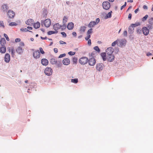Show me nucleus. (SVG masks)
I'll use <instances>...</instances> for the list:
<instances>
[{"label":"nucleus","mask_w":153,"mask_h":153,"mask_svg":"<svg viewBox=\"0 0 153 153\" xmlns=\"http://www.w3.org/2000/svg\"><path fill=\"white\" fill-rule=\"evenodd\" d=\"M65 55H66V54L65 53H63V54H60L59 55V58H62V57H64V56H65Z\"/></svg>","instance_id":"obj_46"},{"label":"nucleus","mask_w":153,"mask_h":153,"mask_svg":"<svg viewBox=\"0 0 153 153\" xmlns=\"http://www.w3.org/2000/svg\"><path fill=\"white\" fill-rule=\"evenodd\" d=\"M51 62L52 64H56L57 63L58 64V66L60 67L62 64L60 61H57V60L55 58H52L51 60Z\"/></svg>","instance_id":"obj_7"},{"label":"nucleus","mask_w":153,"mask_h":153,"mask_svg":"<svg viewBox=\"0 0 153 153\" xmlns=\"http://www.w3.org/2000/svg\"><path fill=\"white\" fill-rule=\"evenodd\" d=\"M88 45H90L91 44V39H89L88 41Z\"/></svg>","instance_id":"obj_55"},{"label":"nucleus","mask_w":153,"mask_h":153,"mask_svg":"<svg viewBox=\"0 0 153 153\" xmlns=\"http://www.w3.org/2000/svg\"><path fill=\"white\" fill-rule=\"evenodd\" d=\"M25 23L27 25H31L34 24V21L32 19H29Z\"/></svg>","instance_id":"obj_13"},{"label":"nucleus","mask_w":153,"mask_h":153,"mask_svg":"<svg viewBox=\"0 0 153 153\" xmlns=\"http://www.w3.org/2000/svg\"><path fill=\"white\" fill-rule=\"evenodd\" d=\"M88 62V59L86 57H82L79 60V63L82 65L85 64Z\"/></svg>","instance_id":"obj_2"},{"label":"nucleus","mask_w":153,"mask_h":153,"mask_svg":"<svg viewBox=\"0 0 153 153\" xmlns=\"http://www.w3.org/2000/svg\"><path fill=\"white\" fill-rule=\"evenodd\" d=\"M114 51V49L112 47L108 48L106 50V53L107 55L112 54Z\"/></svg>","instance_id":"obj_8"},{"label":"nucleus","mask_w":153,"mask_h":153,"mask_svg":"<svg viewBox=\"0 0 153 153\" xmlns=\"http://www.w3.org/2000/svg\"><path fill=\"white\" fill-rule=\"evenodd\" d=\"M10 60V56L8 53H6L4 57V61L6 62H8Z\"/></svg>","instance_id":"obj_16"},{"label":"nucleus","mask_w":153,"mask_h":153,"mask_svg":"<svg viewBox=\"0 0 153 153\" xmlns=\"http://www.w3.org/2000/svg\"><path fill=\"white\" fill-rule=\"evenodd\" d=\"M149 22L150 24H153V18H151L149 19Z\"/></svg>","instance_id":"obj_38"},{"label":"nucleus","mask_w":153,"mask_h":153,"mask_svg":"<svg viewBox=\"0 0 153 153\" xmlns=\"http://www.w3.org/2000/svg\"><path fill=\"white\" fill-rule=\"evenodd\" d=\"M146 55H147V56H149L151 55H152V54H151V53L150 52H148V53H147Z\"/></svg>","instance_id":"obj_59"},{"label":"nucleus","mask_w":153,"mask_h":153,"mask_svg":"<svg viewBox=\"0 0 153 153\" xmlns=\"http://www.w3.org/2000/svg\"><path fill=\"white\" fill-rule=\"evenodd\" d=\"M59 43L60 44H66V43L65 42H63L62 41H59Z\"/></svg>","instance_id":"obj_53"},{"label":"nucleus","mask_w":153,"mask_h":153,"mask_svg":"<svg viewBox=\"0 0 153 153\" xmlns=\"http://www.w3.org/2000/svg\"><path fill=\"white\" fill-rule=\"evenodd\" d=\"M140 25V23L139 22H136L135 24H133L131 25V26L132 27H135L138 26Z\"/></svg>","instance_id":"obj_25"},{"label":"nucleus","mask_w":153,"mask_h":153,"mask_svg":"<svg viewBox=\"0 0 153 153\" xmlns=\"http://www.w3.org/2000/svg\"><path fill=\"white\" fill-rule=\"evenodd\" d=\"M74 24L71 22L68 23L67 26V28L69 30H72L74 27Z\"/></svg>","instance_id":"obj_22"},{"label":"nucleus","mask_w":153,"mask_h":153,"mask_svg":"<svg viewBox=\"0 0 153 153\" xmlns=\"http://www.w3.org/2000/svg\"><path fill=\"white\" fill-rule=\"evenodd\" d=\"M94 49L96 51H97L98 52H100V50L98 46H95L94 47Z\"/></svg>","instance_id":"obj_37"},{"label":"nucleus","mask_w":153,"mask_h":153,"mask_svg":"<svg viewBox=\"0 0 153 153\" xmlns=\"http://www.w3.org/2000/svg\"><path fill=\"white\" fill-rule=\"evenodd\" d=\"M20 30L21 31H25V32L29 31V32H32L31 31H30V30H28V29L27 28H21L20 29Z\"/></svg>","instance_id":"obj_32"},{"label":"nucleus","mask_w":153,"mask_h":153,"mask_svg":"<svg viewBox=\"0 0 153 153\" xmlns=\"http://www.w3.org/2000/svg\"><path fill=\"white\" fill-rule=\"evenodd\" d=\"M70 59L67 58H65L62 61L63 64L65 65H68L70 63Z\"/></svg>","instance_id":"obj_15"},{"label":"nucleus","mask_w":153,"mask_h":153,"mask_svg":"<svg viewBox=\"0 0 153 153\" xmlns=\"http://www.w3.org/2000/svg\"><path fill=\"white\" fill-rule=\"evenodd\" d=\"M6 41L4 38H1L0 41V44L1 46H5Z\"/></svg>","instance_id":"obj_20"},{"label":"nucleus","mask_w":153,"mask_h":153,"mask_svg":"<svg viewBox=\"0 0 153 153\" xmlns=\"http://www.w3.org/2000/svg\"><path fill=\"white\" fill-rule=\"evenodd\" d=\"M24 45L25 44L23 42H21L19 46L16 49V51L19 54L22 53L23 51V48Z\"/></svg>","instance_id":"obj_1"},{"label":"nucleus","mask_w":153,"mask_h":153,"mask_svg":"<svg viewBox=\"0 0 153 153\" xmlns=\"http://www.w3.org/2000/svg\"><path fill=\"white\" fill-rule=\"evenodd\" d=\"M143 8L144 9H147L148 7L146 5H144L143 7Z\"/></svg>","instance_id":"obj_57"},{"label":"nucleus","mask_w":153,"mask_h":153,"mask_svg":"<svg viewBox=\"0 0 153 153\" xmlns=\"http://www.w3.org/2000/svg\"><path fill=\"white\" fill-rule=\"evenodd\" d=\"M123 34L124 36H126L127 35V32L125 30L124 31Z\"/></svg>","instance_id":"obj_52"},{"label":"nucleus","mask_w":153,"mask_h":153,"mask_svg":"<svg viewBox=\"0 0 153 153\" xmlns=\"http://www.w3.org/2000/svg\"><path fill=\"white\" fill-rule=\"evenodd\" d=\"M21 41V39L19 38H16L15 39V42H20Z\"/></svg>","instance_id":"obj_47"},{"label":"nucleus","mask_w":153,"mask_h":153,"mask_svg":"<svg viewBox=\"0 0 153 153\" xmlns=\"http://www.w3.org/2000/svg\"><path fill=\"white\" fill-rule=\"evenodd\" d=\"M8 9L9 7L7 4H3L1 5V11L4 13L7 12Z\"/></svg>","instance_id":"obj_6"},{"label":"nucleus","mask_w":153,"mask_h":153,"mask_svg":"<svg viewBox=\"0 0 153 153\" xmlns=\"http://www.w3.org/2000/svg\"><path fill=\"white\" fill-rule=\"evenodd\" d=\"M40 23L39 22H37L36 23L34 24V27L35 28L37 29L40 27Z\"/></svg>","instance_id":"obj_24"},{"label":"nucleus","mask_w":153,"mask_h":153,"mask_svg":"<svg viewBox=\"0 0 153 153\" xmlns=\"http://www.w3.org/2000/svg\"><path fill=\"white\" fill-rule=\"evenodd\" d=\"M72 34L73 35L76 36V33L74 32H73V33H72Z\"/></svg>","instance_id":"obj_60"},{"label":"nucleus","mask_w":153,"mask_h":153,"mask_svg":"<svg viewBox=\"0 0 153 153\" xmlns=\"http://www.w3.org/2000/svg\"><path fill=\"white\" fill-rule=\"evenodd\" d=\"M61 33L62 35L63 36L65 37L66 36V34L65 32H61Z\"/></svg>","instance_id":"obj_49"},{"label":"nucleus","mask_w":153,"mask_h":153,"mask_svg":"<svg viewBox=\"0 0 153 153\" xmlns=\"http://www.w3.org/2000/svg\"><path fill=\"white\" fill-rule=\"evenodd\" d=\"M0 26L4 28V23L3 22V21H0Z\"/></svg>","instance_id":"obj_40"},{"label":"nucleus","mask_w":153,"mask_h":153,"mask_svg":"<svg viewBox=\"0 0 153 153\" xmlns=\"http://www.w3.org/2000/svg\"><path fill=\"white\" fill-rule=\"evenodd\" d=\"M106 56V54L105 53H101V56L102 57H105Z\"/></svg>","instance_id":"obj_50"},{"label":"nucleus","mask_w":153,"mask_h":153,"mask_svg":"<svg viewBox=\"0 0 153 153\" xmlns=\"http://www.w3.org/2000/svg\"><path fill=\"white\" fill-rule=\"evenodd\" d=\"M44 24L45 26L48 27L50 26L51 24V21L49 19H46L44 22Z\"/></svg>","instance_id":"obj_5"},{"label":"nucleus","mask_w":153,"mask_h":153,"mask_svg":"<svg viewBox=\"0 0 153 153\" xmlns=\"http://www.w3.org/2000/svg\"><path fill=\"white\" fill-rule=\"evenodd\" d=\"M27 28L29 30H32V27H31L28 26L27 27Z\"/></svg>","instance_id":"obj_61"},{"label":"nucleus","mask_w":153,"mask_h":153,"mask_svg":"<svg viewBox=\"0 0 153 153\" xmlns=\"http://www.w3.org/2000/svg\"><path fill=\"white\" fill-rule=\"evenodd\" d=\"M75 53V52H73L72 51H70L68 52V54L69 55L71 56L74 55Z\"/></svg>","instance_id":"obj_42"},{"label":"nucleus","mask_w":153,"mask_h":153,"mask_svg":"<svg viewBox=\"0 0 153 153\" xmlns=\"http://www.w3.org/2000/svg\"><path fill=\"white\" fill-rule=\"evenodd\" d=\"M17 25V24L15 22H12L9 23V25L10 26H16Z\"/></svg>","instance_id":"obj_39"},{"label":"nucleus","mask_w":153,"mask_h":153,"mask_svg":"<svg viewBox=\"0 0 153 153\" xmlns=\"http://www.w3.org/2000/svg\"><path fill=\"white\" fill-rule=\"evenodd\" d=\"M41 39H47V37L46 36L45 37H43L41 36Z\"/></svg>","instance_id":"obj_58"},{"label":"nucleus","mask_w":153,"mask_h":153,"mask_svg":"<svg viewBox=\"0 0 153 153\" xmlns=\"http://www.w3.org/2000/svg\"><path fill=\"white\" fill-rule=\"evenodd\" d=\"M128 2H133V0H128L127 1Z\"/></svg>","instance_id":"obj_63"},{"label":"nucleus","mask_w":153,"mask_h":153,"mask_svg":"<svg viewBox=\"0 0 153 153\" xmlns=\"http://www.w3.org/2000/svg\"><path fill=\"white\" fill-rule=\"evenodd\" d=\"M0 51L1 53H4L6 51V48L5 46H2L0 48Z\"/></svg>","instance_id":"obj_23"},{"label":"nucleus","mask_w":153,"mask_h":153,"mask_svg":"<svg viewBox=\"0 0 153 153\" xmlns=\"http://www.w3.org/2000/svg\"><path fill=\"white\" fill-rule=\"evenodd\" d=\"M96 69L99 71L102 70L103 69L102 65L100 63L97 64L96 66Z\"/></svg>","instance_id":"obj_19"},{"label":"nucleus","mask_w":153,"mask_h":153,"mask_svg":"<svg viewBox=\"0 0 153 153\" xmlns=\"http://www.w3.org/2000/svg\"><path fill=\"white\" fill-rule=\"evenodd\" d=\"M86 27L85 26H83L81 27L80 28V31L81 32H84L85 30Z\"/></svg>","instance_id":"obj_30"},{"label":"nucleus","mask_w":153,"mask_h":153,"mask_svg":"<svg viewBox=\"0 0 153 153\" xmlns=\"http://www.w3.org/2000/svg\"><path fill=\"white\" fill-rule=\"evenodd\" d=\"M143 34L145 35H147L149 33V30L146 27H144L142 28Z\"/></svg>","instance_id":"obj_12"},{"label":"nucleus","mask_w":153,"mask_h":153,"mask_svg":"<svg viewBox=\"0 0 153 153\" xmlns=\"http://www.w3.org/2000/svg\"><path fill=\"white\" fill-rule=\"evenodd\" d=\"M39 50H40V52L42 54H43L45 53V52L44 51H43L42 48H39Z\"/></svg>","instance_id":"obj_45"},{"label":"nucleus","mask_w":153,"mask_h":153,"mask_svg":"<svg viewBox=\"0 0 153 153\" xmlns=\"http://www.w3.org/2000/svg\"><path fill=\"white\" fill-rule=\"evenodd\" d=\"M126 5V2H125V3L121 7V10H122L123 7H125Z\"/></svg>","instance_id":"obj_48"},{"label":"nucleus","mask_w":153,"mask_h":153,"mask_svg":"<svg viewBox=\"0 0 153 153\" xmlns=\"http://www.w3.org/2000/svg\"><path fill=\"white\" fill-rule=\"evenodd\" d=\"M102 5L103 9L106 10L109 9L110 7V4L107 1H104L102 3Z\"/></svg>","instance_id":"obj_3"},{"label":"nucleus","mask_w":153,"mask_h":153,"mask_svg":"<svg viewBox=\"0 0 153 153\" xmlns=\"http://www.w3.org/2000/svg\"><path fill=\"white\" fill-rule=\"evenodd\" d=\"M111 13L112 11H111L110 12H109L106 15V18H110L111 16Z\"/></svg>","instance_id":"obj_29"},{"label":"nucleus","mask_w":153,"mask_h":153,"mask_svg":"<svg viewBox=\"0 0 153 153\" xmlns=\"http://www.w3.org/2000/svg\"><path fill=\"white\" fill-rule=\"evenodd\" d=\"M9 17L10 18H13L15 16L14 12L12 10H9L7 13Z\"/></svg>","instance_id":"obj_11"},{"label":"nucleus","mask_w":153,"mask_h":153,"mask_svg":"<svg viewBox=\"0 0 153 153\" xmlns=\"http://www.w3.org/2000/svg\"><path fill=\"white\" fill-rule=\"evenodd\" d=\"M41 63L43 65H47L48 64V61L46 59H43L41 60Z\"/></svg>","instance_id":"obj_18"},{"label":"nucleus","mask_w":153,"mask_h":153,"mask_svg":"<svg viewBox=\"0 0 153 153\" xmlns=\"http://www.w3.org/2000/svg\"><path fill=\"white\" fill-rule=\"evenodd\" d=\"M54 52L56 53H57L58 52V49L56 48H55L54 49Z\"/></svg>","instance_id":"obj_56"},{"label":"nucleus","mask_w":153,"mask_h":153,"mask_svg":"<svg viewBox=\"0 0 153 153\" xmlns=\"http://www.w3.org/2000/svg\"><path fill=\"white\" fill-rule=\"evenodd\" d=\"M71 82L74 83H76L78 82V79L77 78L72 79L71 80Z\"/></svg>","instance_id":"obj_28"},{"label":"nucleus","mask_w":153,"mask_h":153,"mask_svg":"<svg viewBox=\"0 0 153 153\" xmlns=\"http://www.w3.org/2000/svg\"><path fill=\"white\" fill-rule=\"evenodd\" d=\"M102 59H103L104 61H105L106 60V57H102Z\"/></svg>","instance_id":"obj_64"},{"label":"nucleus","mask_w":153,"mask_h":153,"mask_svg":"<svg viewBox=\"0 0 153 153\" xmlns=\"http://www.w3.org/2000/svg\"><path fill=\"white\" fill-rule=\"evenodd\" d=\"M138 10H139V8H137V9H136V10H135V11H134V12H135L136 13H137V11H138Z\"/></svg>","instance_id":"obj_62"},{"label":"nucleus","mask_w":153,"mask_h":153,"mask_svg":"<svg viewBox=\"0 0 153 153\" xmlns=\"http://www.w3.org/2000/svg\"><path fill=\"white\" fill-rule=\"evenodd\" d=\"M118 43V40H117L113 42L111 44L112 46H114Z\"/></svg>","instance_id":"obj_36"},{"label":"nucleus","mask_w":153,"mask_h":153,"mask_svg":"<svg viewBox=\"0 0 153 153\" xmlns=\"http://www.w3.org/2000/svg\"><path fill=\"white\" fill-rule=\"evenodd\" d=\"M131 13H129L128 16V18L129 19H131Z\"/></svg>","instance_id":"obj_54"},{"label":"nucleus","mask_w":153,"mask_h":153,"mask_svg":"<svg viewBox=\"0 0 153 153\" xmlns=\"http://www.w3.org/2000/svg\"><path fill=\"white\" fill-rule=\"evenodd\" d=\"M92 28H90V29L88 30L87 31V34L90 35V34L91 33H92Z\"/></svg>","instance_id":"obj_41"},{"label":"nucleus","mask_w":153,"mask_h":153,"mask_svg":"<svg viewBox=\"0 0 153 153\" xmlns=\"http://www.w3.org/2000/svg\"><path fill=\"white\" fill-rule=\"evenodd\" d=\"M100 21V19L99 18H98L96 19V22H96V23H97V24Z\"/></svg>","instance_id":"obj_51"},{"label":"nucleus","mask_w":153,"mask_h":153,"mask_svg":"<svg viewBox=\"0 0 153 153\" xmlns=\"http://www.w3.org/2000/svg\"><path fill=\"white\" fill-rule=\"evenodd\" d=\"M57 33V31H50L48 32V35H51L54 33Z\"/></svg>","instance_id":"obj_27"},{"label":"nucleus","mask_w":153,"mask_h":153,"mask_svg":"<svg viewBox=\"0 0 153 153\" xmlns=\"http://www.w3.org/2000/svg\"><path fill=\"white\" fill-rule=\"evenodd\" d=\"M40 53L39 51H34L33 53L34 57L36 59L39 58L40 56Z\"/></svg>","instance_id":"obj_9"},{"label":"nucleus","mask_w":153,"mask_h":153,"mask_svg":"<svg viewBox=\"0 0 153 153\" xmlns=\"http://www.w3.org/2000/svg\"><path fill=\"white\" fill-rule=\"evenodd\" d=\"M132 28L131 26L128 28V32L129 33H132L133 32L134 29Z\"/></svg>","instance_id":"obj_26"},{"label":"nucleus","mask_w":153,"mask_h":153,"mask_svg":"<svg viewBox=\"0 0 153 153\" xmlns=\"http://www.w3.org/2000/svg\"><path fill=\"white\" fill-rule=\"evenodd\" d=\"M61 27V26L58 23H57L54 25L53 28L56 31H57V30L59 29Z\"/></svg>","instance_id":"obj_14"},{"label":"nucleus","mask_w":153,"mask_h":153,"mask_svg":"<svg viewBox=\"0 0 153 153\" xmlns=\"http://www.w3.org/2000/svg\"><path fill=\"white\" fill-rule=\"evenodd\" d=\"M73 61L74 64H76L77 62V59L76 57H74L73 59Z\"/></svg>","instance_id":"obj_34"},{"label":"nucleus","mask_w":153,"mask_h":153,"mask_svg":"<svg viewBox=\"0 0 153 153\" xmlns=\"http://www.w3.org/2000/svg\"><path fill=\"white\" fill-rule=\"evenodd\" d=\"M107 59L110 62L113 61L114 59V56L113 54L107 55Z\"/></svg>","instance_id":"obj_17"},{"label":"nucleus","mask_w":153,"mask_h":153,"mask_svg":"<svg viewBox=\"0 0 153 153\" xmlns=\"http://www.w3.org/2000/svg\"><path fill=\"white\" fill-rule=\"evenodd\" d=\"M44 72L46 75H47L48 76H50L52 74V70L51 68H46L45 69Z\"/></svg>","instance_id":"obj_4"},{"label":"nucleus","mask_w":153,"mask_h":153,"mask_svg":"<svg viewBox=\"0 0 153 153\" xmlns=\"http://www.w3.org/2000/svg\"><path fill=\"white\" fill-rule=\"evenodd\" d=\"M89 65L91 66H93L96 63V60L94 58H91L89 60H88Z\"/></svg>","instance_id":"obj_10"},{"label":"nucleus","mask_w":153,"mask_h":153,"mask_svg":"<svg viewBox=\"0 0 153 153\" xmlns=\"http://www.w3.org/2000/svg\"><path fill=\"white\" fill-rule=\"evenodd\" d=\"M90 35L87 34V36L85 37V39L86 40H88L90 38Z\"/></svg>","instance_id":"obj_44"},{"label":"nucleus","mask_w":153,"mask_h":153,"mask_svg":"<svg viewBox=\"0 0 153 153\" xmlns=\"http://www.w3.org/2000/svg\"><path fill=\"white\" fill-rule=\"evenodd\" d=\"M148 17V15H146L142 19V21L143 22H144L145 21Z\"/></svg>","instance_id":"obj_31"},{"label":"nucleus","mask_w":153,"mask_h":153,"mask_svg":"<svg viewBox=\"0 0 153 153\" xmlns=\"http://www.w3.org/2000/svg\"><path fill=\"white\" fill-rule=\"evenodd\" d=\"M67 20L68 18L65 16H64L63 20V22L64 24V25L67 22Z\"/></svg>","instance_id":"obj_35"},{"label":"nucleus","mask_w":153,"mask_h":153,"mask_svg":"<svg viewBox=\"0 0 153 153\" xmlns=\"http://www.w3.org/2000/svg\"><path fill=\"white\" fill-rule=\"evenodd\" d=\"M96 25H97V23H96L95 21H91L89 23L88 26L89 27H94Z\"/></svg>","instance_id":"obj_21"},{"label":"nucleus","mask_w":153,"mask_h":153,"mask_svg":"<svg viewBox=\"0 0 153 153\" xmlns=\"http://www.w3.org/2000/svg\"><path fill=\"white\" fill-rule=\"evenodd\" d=\"M4 36L6 38V40L7 41H9L10 40H9V39L7 35L5 33H4Z\"/></svg>","instance_id":"obj_43"},{"label":"nucleus","mask_w":153,"mask_h":153,"mask_svg":"<svg viewBox=\"0 0 153 153\" xmlns=\"http://www.w3.org/2000/svg\"><path fill=\"white\" fill-rule=\"evenodd\" d=\"M15 53V51L14 48H12L11 49V54L12 56H13L14 55Z\"/></svg>","instance_id":"obj_33"}]
</instances>
